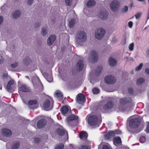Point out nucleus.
<instances>
[{"instance_id": "1", "label": "nucleus", "mask_w": 149, "mask_h": 149, "mask_svg": "<svg viewBox=\"0 0 149 149\" xmlns=\"http://www.w3.org/2000/svg\"><path fill=\"white\" fill-rule=\"evenodd\" d=\"M129 127L128 130L130 132H139L140 131H136L137 129L139 126L141 122V119L137 115H135L130 117L129 119Z\"/></svg>"}, {"instance_id": "2", "label": "nucleus", "mask_w": 149, "mask_h": 149, "mask_svg": "<svg viewBox=\"0 0 149 149\" xmlns=\"http://www.w3.org/2000/svg\"><path fill=\"white\" fill-rule=\"evenodd\" d=\"M76 42L79 45H82L86 40V35L83 31H79L77 33L76 38Z\"/></svg>"}, {"instance_id": "3", "label": "nucleus", "mask_w": 149, "mask_h": 149, "mask_svg": "<svg viewBox=\"0 0 149 149\" xmlns=\"http://www.w3.org/2000/svg\"><path fill=\"white\" fill-rule=\"evenodd\" d=\"M88 124L91 126H94L95 127H98L100 122L98 121L97 117L93 115H88L86 117Z\"/></svg>"}, {"instance_id": "4", "label": "nucleus", "mask_w": 149, "mask_h": 149, "mask_svg": "<svg viewBox=\"0 0 149 149\" xmlns=\"http://www.w3.org/2000/svg\"><path fill=\"white\" fill-rule=\"evenodd\" d=\"M105 33V30L102 28H100L95 31V36L97 39L100 40L103 37Z\"/></svg>"}, {"instance_id": "5", "label": "nucleus", "mask_w": 149, "mask_h": 149, "mask_svg": "<svg viewBox=\"0 0 149 149\" xmlns=\"http://www.w3.org/2000/svg\"><path fill=\"white\" fill-rule=\"evenodd\" d=\"M98 58V57L97 52L93 50L91 52V55L89 57L88 60L90 62H94L97 61Z\"/></svg>"}, {"instance_id": "6", "label": "nucleus", "mask_w": 149, "mask_h": 149, "mask_svg": "<svg viewBox=\"0 0 149 149\" xmlns=\"http://www.w3.org/2000/svg\"><path fill=\"white\" fill-rule=\"evenodd\" d=\"M120 5V2L117 0H114L111 2L110 7L111 9L113 11H116L119 8Z\"/></svg>"}, {"instance_id": "7", "label": "nucleus", "mask_w": 149, "mask_h": 149, "mask_svg": "<svg viewBox=\"0 0 149 149\" xmlns=\"http://www.w3.org/2000/svg\"><path fill=\"white\" fill-rule=\"evenodd\" d=\"M116 81V78L113 76L108 75L105 78L104 81L107 84H112L115 83Z\"/></svg>"}, {"instance_id": "8", "label": "nucleus", "mask_w": 149, "mask_h": 149, "mask_svg": "<svg viewBox=\"0 0 149 149\" xmlns=\"http://www.w3.org/2000/svg\"><path fill=\"white\" fill-rule=\"evenodd\" d=\"M56 134L59 135H65V136L67 137V139H68V135L67 131H65L62 127H60L59 128H57L56 131Z\"/></svg>"}, {"instance_id": "9", "label": "nucleus", "mask_w": 149, "mask_h": 149, "mask_svg": "<svg viewBox=\"0 0 149 149\" xmlns=\"http://www.w3.org/2000/svg\"><path fill=\"white\" fill-rule=\"evenodd\" d=\"M53 104V103L52 101L51 102L49 99H47L43 103V107L45 110L47 109H51Z\"/></svg>"}, {"instance_id": "10", "label": "nucleus", "mask_w": 149, "mask_h": 149, "mask_svg": "<svg viewBox=\"0 0 149 149\" xmlns=\"http://www.w3.org/2000/svg\"><path fill=\"white\" fill-rule=\"evenodd\" d=\"M78 116H75L74 115L72 114L71 115H70L67 117V119L68 124L71 126H73L71 124L72 123L74 120H77L78 119Z\"/></svg>"}, {"instance_id": "11", "label": "nucleus", "mask_w": 149, "mask_h": 149, "mask_svg": "<svg viewBox=\"0 0 149 149\" xmlns=\"http://www.w3.org/2000/svg\"><path fill=\"white\" fill-rule=\"evenodd\" d=\"M76 101L79 104H81V102H85V100L84 95L81 93L78 94L77 95Z\"/></svg>"}, {"instance_id": "12", "label": "nucleus", "mask_w": 149, "mask_h": 149, "mask_svg": "<svg viewBox=\"0 0 149 149\" xmlns=\"http://www.w3.org/2000/svg\"><path fill=\"white\" fill-rule=\"evenodd\" d=\"M30 91V88L25 84L22 85L19 89V93H20L21 91L28 92Z\"/></svg>"}, {"instance_id": "13", "label": "nucleus", "mask_w": 149, "mask_h": 149, "mask_svg": "<svg viewBox=\"0 0 149 149\" xmlns=\"http://www.w3.org/2000/svg\"><path fill=\"white\" fill-rule=\"evenodd\" d=\"M36 82L34 80L32 81L34 87L38 88H42V85L39 78L37 77L36 78Z\"/></svg>"}, {"instance_id": "14", "label": "nucleus", "mask_w": 149, "mask_h": 149, "mask_svg": "<svg viewBox=\"0 0 149 149\" xmlns=\"http://www.w3.org/2000/svg\"><path fill=\"white\" fill-rule=\"evenodd\" d=\"M71 111L70 107L68 106H65L63 107L61 109V112L62 114L65 116L66 114Z\"/></svg>"}, {"instance_id": "15", "label": "nucleus", "mask_w": 149, "mask_h": 149, "mask_svg": "<svg viewBox=\"0 0 149 149\" xmlns=\"http://www.w3.org/2000/svg\"><path fill=\"white\" fill-rule=\"evenodd\" d=\"M108 14L106 11L100 12L98 14V16L102 19L105 20L107 19Z\"/></svg>"}, {"instance_id": "16", "label": "nucleus", "mask_w": 149, "mask_h": 149, "mask_svg": "<svg viewBox=\"0 0 149 149\" xmlns=\"http://www.w3.org/2000/svg\"><path fill=\"white\" fill-rule=\"evenodd\" d=\"M114 103L111 101H109L107 102L104 107V109L105 110H107L108 109H111L114 106Z\"/></svg>"}, {"instance_id": "17", "label": "nucleus", "mask_w": 149, "mask_h": 149, "mask_svg": "<svg viewBox=\"0 0 149 149\" xmlns=\"http://www.w3.org/2000/svg\"><path fill=\"white\" fill-rule=\"evenodd\" d=\"M56 39L55 36L52 35L49 36L47 40V44L48 45H51Z\"/></svg>"}, {"instance_id": "18", "label": "nucleus", "mask_w": 149, "mask_h": 149, "mask_svg": "<svg viewBox=\"0 0 149 149\" xmlns=\"http://www.w3.org/2000/svg\"><path fill=\"white\" fill-rule=\"evenodd\" d=\"M46 120L44 119H41L39 120L37 124V127L40 128L43 127L46 124Z\"/></svg>"}, {"instance_id": "19", "label": "nucleus", "mask_w": 149, "mask_h": 149, "mask_svg": "<svg viewBox=\"0 0 149 149\" xmlns=\"http://www.w3.org/2000/svg\"><path fill=\"white\" fill-rule=\"evenodd\" d=\"M109 63L110 66L113 67L116 65L117 61L115 59L111 57L109 59Z\"/></svg>"}, {"instance_id": "20", "label": "nucleus", "mask_w": 149, "mask_h": 149, "mask_svg": "<svg viewBox=\"0 0 149 149\" xmlns=\"http://www.w3.org/2000/svg\"><path fill=\"white\" fill-rule=\"evenodd\" d=\"M2 132L3 134L6 136H9L11 135L12 132L9 129H2Z\"/></svg>"}, {"instance_id": "21", "label": "nucleus", "mask_w": 149, "mask_h": 149, "mask_svg": "<svg viewBox=\"0 0 149 149\" xmlns=\"http://www.w3.org/2000/svg\"><path fill=\"white\" fill-rule=\"evenodd\" d=\"M55 96L59 100H62L63 98V95L62 93L59 91H57L55 93Z\"/></svg>"}, {"instance_id": "22", "label": "nucleus", "mask_w": 149, "mask_h": 149, "mask_svg": "<svg viewBox=\"0 0 149 149\" xmlns=\"http://www.w3.org/2000/svg\"><path fill=\"white\" fill-rule=\"evenodd\" d=\"M88 134L85 132L82 131L79 134V137L81 139L85 140L87 139Z\"/></svg>"}, {"instance_id": "23", "label": "nucleus", "mask_w": 149, "mask_h": 149, "mask_svg": "<svg viewBox=\"0 0 149 149\" xmlns=\"http://www.w3.org/2000/svg\"><path fill=\"white\" fill-rule=\"evenodd\" d=\"M113 142L116 146L120 145L121 144V138L119 137H115L113 140Z\"/></svg>"}, {"instance_id": "24", "label": "nucleus", "mask_w": 149, "mask_h": 149, "mask_svg": "<svg viewBox=\"0 0 149 149\" xmlns=\"http://www.w3.org/2000/svg\"><path fill=\"white\" fill-rule=\"evenodd\" d=\"M115 134L114 131H109L107 134L105 135V138L107 139H109L111 137L113 136Z\"/></svg>"}, {"instance_id": "25", "label": "nucleus", "mask_w": 149, "mask_h": 149, "mask_svg": "<svg viewBox=\"0 0 149 149\" xmlns=\"http://www.w3.org/2000/svg\"><path fill=\"white\" fill-rule=\"evenodd\" d=\"M43 75L48 82H51L53 80V78L51 75H49L47 73H45L43 74Z\"/></svg>"}, {"instance_id": "26", "label": "nucleus", "mask_w": 149, "mask_h": 149, "mask_svg": "<svg viewBox=\"0 0 149 149\" xmlns=\"http://www.w3.org/2000/svg\"><path fill=\"white\" fill-rule=\"evenodd\" d=\"M84 66L83 61L80 60H79L77 65V67L79 68V70H81Z\"/></svg>"}, {"instance_id": "27", "label": "nucleus", "mask_w": 149, "mask_h": 149, "mask_svg": "<svg viewBox=\"0 0 149 149\" xmlns=\"http://www.w3.org/2000/svg\"><path fill=\"white\" fill-rule=\"evenodd\" d=\"M131 101V99L130 98H123L120 100V103L121 104H124L126 103L129 102Z\"/></svg>"}, {"instance_id": "28", "label": "nucleus", "mask_w": 149, "mask_h": 149, "mask_svg": "<svg viewBox=\"0 0 149 149\" xmlns=\"http://www.w3.org/2000/svg\"><path fill=\"white\" fill-rule=\"evenodd\" d=\"M96 3L93 0H89L87 3V6L88 7H91L94 6Z\"/></svg>"}, {"instance_id": "29", "label": "nucleus", "mask_w": 149, "mask_h": 149, "mask_svg": "<svg viewBox=\"0 0 149 149\" xmlns=\"http://www.w3.org/2000/svg\"><path fill=\"white\" fill-rule=\"evenodd\" d=\"M20 12L19 10H17L14 12L13 14V17L15 18H18L20 15Z\"/></svg>"}, {"instance_id": "30", "label": "nucleus", "mask_w": 149, "mask_h": 149, "mask_svg": "<svg viewBox=\"0 0 149 149\" xmlns=\"http://www.w3.org/2000/svg\"><path fill=\"white\" fill-rule=\"evenodd\" d=\"M38 101L36 100H31L29 101L28 104L29 105H34L37 104Z\"/></svg>"}, {"instance_id": "31", "label": "nucleus", "mask_w": 149, "mask_h": 149, "mask_svg": "<svg viewBox=\"0 0 149 149\" xmlns=\"http://www.w3.org/2000/svg\"><path fill=\"white\" fill-rule=\"evenodd\" d=\"M75 24V21L74 19H72L70 21L69 23V26L70 28H72Z\"/></svg>"}, {"instance_id": "32", "label": "nucleus", "mask_w": 149, "mask_h": 149, "mask_svg": "<svg viewBox=\"0 0 149 149\" xmlns=\"http://www.w3.org/2000/svg\"><path fill=\"white\" fill-rule=\"evenodd\" d=\"M145 81V79L144 78H141L138 79L137 80V83L138 85H141Z\"/></svg>"}, {"instance_id": "33", "label": "nucleus", "mask_w": 149, "mask_h": 149, "mask_svg": "<svg viewBox=\"0 0 149 149\" xmlns=\"http://www.w3.org/2000/svg\"><path fill=\"white\" fill-rule=\"evenodd\" d=\"M110 145L108 143L104 145L102 147V149H111Z\"/></svg>"}, {"instance_id": "34", "label": "nucleus", "mask_w": 149, "mask_h": 149, "mask_svg": "<svg viewBox=\"0 0 149 149\" xmlns=\"http://www.w3.org/2000/svg\"><path fill=\"white\" fill-rule=\"evenodd\" d=\"M64 147V144L61 143L57 146L55 148V149H63Z\"/></svg>"}, {"instance_id": "35", "label": "nucleus", "mask_w": 149, "mask_h": 149, "mask_svg": "<svg viewBox=\"0 0 149 149\" xmlns=\"http://www.w3.org/2000/svg\"><path fill=\"white\" fill-rule=\"evenodd\" d=\"M41 33L43 36H45L47 33L46 29L43 28L42 30Z\"/></svg>"}, {"instance_id": "36", "label": "nucleus", "mask_w": 149, "mask_h": 149, "mask_svg": "<svg viewBox=\"0 0 149 149\" xmlns=\"http://www.w3.org/2000/svg\"><path fill=\"white\" fill-rule=\"evenodd\" d=\"M143 66V63H140L139 65L137 66L136 68V71H139V70H140L142 68V67Z\"/></svg>"}, {"instance_id": "37", "label": "nucleus", "mask_w": 149, "mask_h": 149, "mask_svg": "<svg viewBox=\"0 0 149 149\" xmlns=\"http://www.w3.org/2000/svg\"><path fill=\"white\" fill-rule=\"evenodd\" d=\"M78 149H89L88 146L84 145H81L79 147Z\"/></svg>"}, {"instance_id": "38", "label": "nucleus", "mask_w": 149, "mask_h": 149, "mask_svg": "<svg viewBox=\"0 0 149 149\" xmlns=\"http://www.w3.org/2000/svg\"><path fill=\"white\" fill-rule=\"evenodd\" d=\"M19 146V143L18 142L16 144H14L13 146L12 149H17Z\"/></svg>"}, {"instance_id": "39", "label": "nucleus", "mask_w": 149, "mask_h": 149, "mask_svg": "<svg viewBox=\"0 0 149 149\" xmlns=\"http://www.w3.org/2000/svg\"><path fill=\"white\" fill-rule=\"evenodd\" d=\"M92 92L94 94H97L99 93L100 91L98 88H95L93 89Z\"/></svg>"}, {"instance_id": "40", "label": "nucleus", "mask_w": 149, "mask_h": 149, "mask_svg": "<svg viewBox=\"0 0 149 149\" xmlns=\"http://www.w3.org/2000/svg\"><path fill=\"white\" fill-rule=\"evenodd\" d=\"M134 43H132L130 44L129 46V48L130 51H132L134 49Z\"/></svg>"}, {"instance_id": "41", "label": "nucleus", "mask_w": 149, "mask_h": 149, "mask_svg": "<svg viewBox=\"0 0 149 149\" xmlns=\"http://www.w3.org/2000/svg\"><path fill=\"white\" fill-rule=\"evenodd\" d=\"M140 142L142 143H144L146 141V137L144 136H142L140 137L139 139Z\"/></svg>"}, {"instance_id": "42", "label": "nucleus", "mask_w": 149, "mask_h": 149, "mask_svg": "<svg viewBox=\"0 0 149 149\" xmlns=\"http://www.w3.org/2000/svg\"><path fill=\"white\" fill-rule=\"evenodd\" d=\"M30 60L29 58L27 57L25 58L24 60V62L26 64H27L30 61Z\"/></svg>"}, {"instance_id": "43", "label": "nucleus", "mask_w": 149, "mask_h": 149, "mask_svg": "<svg viewBox=\"0 0 149 149\" xmlns=\"http://www.w3.org/2000/svg\"><path fill=\"white\" fill-rule=\"evenodd\" d=\"M102 70V67L101 66H100L97 68L96 70V72L99 74L101 72Z\"/></svg>"}, {"instance_id": "44", "label": "nucleus", "mask_w": 149, "mask_h": 149, "mask_svg": "<svg viewBox=\"0 0 149 149\" xmlns=\"http://www.w3.org/2000/svg\"><path fill=\"white\" fill-rule=\"evenodd\" d=\"M18 65V63L15 62L11 64V66L12 68H14L16 67Z\"/></svg>"}, {"instance_id": "45", "label": "nucleus", "mask_w": 149, "mask_h": 149, "mask_svg": "<svg viewBox=\"0 0 149 149\" xmlns=\"http://www.w3.org/2000/svg\"><path fill=\"white\" fill-rule=\"evenodd\" d=\"M128 8L127 6H125L122 9V12L123 13H125L128 11Z\"/></svg>"}, {"instance_id": "46", "label": "nucleus", "mask_w": 149, "mask_h": 149, "mask_svg": "<svg viewBox=\"0 0 149 149\" xmlns=\"http://www.w3.org/2000/svg\"><path fill=\"white\" fill-rule=\"evenodd\" d=\"M146 131L148 133H149V122H146Z\"/></svg>"}, {"instance_id": "47", "label": "nucleus", "mask_w": 149, "mask_h": 149, "mask_svg": "<svg viewBox=\"0 0 149 149\" xmlns=\"http://www.w3.org/2000/svg\"><path fill=\"white\" fill-rule=\"evenodd\" d=\"M65 1L67 5L70 6L71 5L72 0H65Z\"/></svg>"}, {"instance_id": "48", "label": "nucleus", "mask_w": 149, "mask_h": 149, "mask_svg": "<svg viewBox=\"0 0 149 149\" xmlns=\"http://www.w3.org/2000/svg\"><path fill=\"white\" fill-rule=\"evenodd\" d=\"M7 89L9 91H10L11 89V85L7 84Z\"/></svg>"}, {"instance_id": "49", "label": "nucleus", "mask_w": 149, "mask_h": 149, "mask_svg": "<svg viewBox=\"0 0 149 149\" xmlns=\"http://www.w3.org/2000/svg\"><path fill=\"white\" fill-rule=\"evenodd\" d=\"M141 15V13H138L135 15V17L136 19H138L140 18V17Z\"/></svg>"}, {"instance_id": "50", "label": "nucleus", "mask_w": 149, "mask_h": 149, "mask_svg": "<svg viewBox=\"0 0 149 149\" xmlns=\"http://www.w3.org/2000/svg\"><path fill=\"white\" fill-rule=\"evenodd\" d=\"M133 23L132 21H130L128 22V26L130 28H132V27Z\"/></svg>"}, {"instance_id": "51", "label": "nucleus", "mask_w": 149, "mask_h": 149, "mask_svg": "<svg viewBox=\"0 0 149 149\" xmlns=\"http://www.w3.org/2000/svg\"><path fill=\"white\" fill-rule=\"evenodd\" d=\"M114 132H115L116 134H120L121 133V131L120 130H117L115 131H114Z\"/></svg>"}, {"instance_id": "52", "label": "nucleus", "mask_w": 149, "mask_h": 149, "mask_svg": "<svg viewBox=\"0 0 149 149\" xmlns=\"http://www.w3.org/2000/svg\"><path fill=\"white\" fill-rule=\"evenodd\" d=\"M34 141L35 143H38L40 141V139L38 138H36L34 139Z\"/></svg>"}, {"instance_id": "53", "label": "nucleus", "mask_w": 149, "mask_h": 149, "mask_svg": "<svg viewBox=\"0 0 149 149\" xmlns=\"http://www.w3.org/2000/svg\"><path fill=\"white\" fill-rule=\"evenodd\" d=\"M14 83V80H10V81H9L8 82V85L10 84V85H13Z\"/></svg>"}, {"instance_id": "54", "label": "nucleus", "mask_w": 149, "mask_h": 149, "mask_svg": "<svg viewBox=\"0 0 149 149\" xmlns=\"http://www.w3.org/2000/svg\"><path fill=\"white\" fill-rule=\"evenodd\" d=\"M145 71L146 73L149 75V68H146Z\"/></svg>"}, {"instance_id": "55", "label": "nucleus", "mask_w": 149, "mask_h": 149, "mask_svg": "<svg viewBox=\"0 0 149 149\" xmlns=\"http://www.w3.org/2000/svg\"><path fill=\"white\" fill-rule=\"evenodd\" d=\"M3 19V17L2 16H0V25L2 23Z\"/></svg>"}, {"instance_id": "56", "label": "nucleus", "mask_w": 149, "mask_h": 149, "mask_svg": "<svg viewBox=\"0 0 149 149\" xmlns=\"http://www.w3.org/2000/svg\"><path fill=\"white\" fill-rule=\"evenodd\" d=\"M4 61V59L2 56H0V63H2Z\"/></svg>"}, {"instance_id": "57", "label": "nucleus", "mask_w": 149, "mask_h": 149, "mask_svg": "<svg viewBox=\"0 0 149 149\" xmlns=\"http://www.w3.org/2000/svg\"><path fill=\"white\" fill-rule=\"evenodd\" d=\"M33 0H28V4L29 5H31L33 3Z\"/></svg>"}, {"instance_id": "58", "label": "nucleus", "mask_w": 149, "mask_h": 149, "mask_svg": "<svg viewBox=\"0 0 149 149\" xmlns=\"http://www.w3.org/2000/svg\"><path fill=\"white\" fill-rule=\"evenodd\" d=\"M8 77V74L6 73L5 74H4L3 75V77L4 78H7Z\"/></svg>"}, {"instance_id": "59", "label": "nucleus", "mask_w": 149, "mask_h": 149, "mask_svg": "<svg viewBox=\"0 0 149 149\" xmlns=\"http://www.w3.org/2000/svg\"><path fill=\"white\" fill-rule=\"evenodd\" d=\"M149 19V13L148 12V15L147 19Z\"/></svg>"}, {"instance_id": "60", "label": "nucleus", "mask_w": 149, "mask_h": 149, "mask_svg": "<svg viewBox=\"0 0 149 149\" xmlns=\"http://www.w3.org/2000/svg\"><path fill=\"white\" fill-rule=\"evenodd\" d=\"M132 91V88H130L129 89V91Z\"/></svg>"}, {"instance_id": "61", "label": "nucleus", "mask_w": 149, "mask_h": 149, "mask_svg": "<svg viewBox=\"0 0 149 149\" xmlns=\"http://www.w3.org/2000/svg\"><path fill=\"white\" fill-rule=\"evenodd\" d=\"M120 110L121 111H125V110H123V109H120Z\"/></svg>"}, {"instance_id": "62", "label": "nucleus", "mask_w": 149, "mask_h": 149, "mask_svg": "<svg viewBox=\"0 0 149 149\" xmlns=\"http://www.w3.org/2000/svg\"><path fill=\"white\" fill-rule=\"evenodd\" d=\"M26 77V78H28L29 79V77L28 76H27Z\"/></svg>"}, {"instance_id": "63", "label": "nucleus", "mask_w": 149, "mask_h": 149, "mask_svg": "<svg viewBox=\"0 0 149 149\" xmlns=\"http://www.w3.org/2000/svg\"><path fill=\"white\" fill-rule=\"evenodd\" d=\"M50 100L51 101H52V99H51V98H50Z\"/></svg>"}, {"instance_id": "64", "label": "nucleus", "mask_w": 149, "mask_h": 149, "mask_svg": "<svg viewBox=\"0 0 149 149\" xmlns=\"http://www.w3.org/2000/svg\"><path fill=\"white\" fill-rule=\"evenodd\" d=\"M148 52H149V49H148Z\"/></svg>"}]
</instances>
